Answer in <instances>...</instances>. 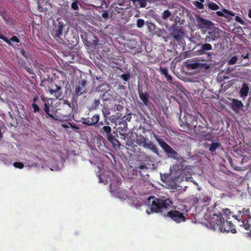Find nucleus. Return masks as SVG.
Segmentation results:
<instances>
[{"label":"nucleus","instance_id":"obj_1","mask_svg":"<svg viewBox=\"0 0 251 251\" xmlns=\"http://www.w3.org/2000/svg\"><path fill=\"white\" fill-rule=\"evenodd\" d=\"M215 205L210 206L208 209L213 212V214L212 217L209 219L207 226L214 230L218 229L221 232L236 233V230L231 222H228L227 220L225 222L220 212L219 214L215 213Z\"/></svg>","mask_w":251,"mask_h":251},{"label":"nucleus","instance_id":"obj_2","mask_svg":"<svg viewBox=\"0 0 251 251\" xmlns=\"http://www.w3.org/2000/svg\"><path fill=\"white\" fill-rule=\"evenodd\" d=\"M145 203L148 206L146 209V213L148 214L159 212L163 213L164 210H168L172 204V201L168 198L162 199L156 198L154 196H150Z\"/></svg>","mask_w":251,"mask_h":251},{"label":"nucleus","instance_id":"obj_3","mask_svg":"<svg viewBox=\"0 0 251 251\" xmlns=\"http://www.w3.org/2000/svg\"><path fill=\"white\" fill-rule=\"evenodd\" d=\"M197 117L193 115H189L187 114L186 119H185L184 124L189 128H194V131L197 134L202 138H205L207 140L210 141L209 138V134L206 132L207 128L205 126H201L200 125L197 126Z\"/></svg>","mask_w":251,"mask_h":251},{"label":"nucleus","instance_id":"obj_4","mask_svg":"<svg viewBox=\"0 0 251 251\" xmlns=\"http://www.w3.org/2000/svg\"><path fill=\"white\" fill-rule=\"evenodd\" d=\"M153 136L155 140H156V142H158L169 158H172L178 161L181 160L182 159L181 155L176 151H175L168 144L165 142L163 139L156 134H154Z\"/></svg>","mask_w":251,"mask_h":251},{"label":"nucleus","instance_id":"obj_5","mask_svg":"<svg viewBox=\"0 0 251 251\" xmlns=\"http://www.w3.org/2000/svg\"><path fill=\"white\" fill-rule=\"evenodd\" d=\"M233 217L238 222L241 223L240 225L243 226L246 230L249 229L251 224L250 212L249 208H244L242 210H239L236 215H233Z\"/></svg>","mask_w":251,"mask_h":251},{"label":"nucleus","instance_id":"obj_6","mask_svg":"<svg viewBox=\"0 0 251 251\" xmlns=\"http://www.w3.org/2000/svg\"><path fill=\"white\" fill-rule=\"evenodd\" d=\"M194 53L196 55H206V59L203 60H212L214 53L210 52L212 50V46L209 43H205L203 44H199L195 48Z\"/></svg>","mask_w":251,"mask_h":251},{"label":"nucleus","instance_id":"obj_7","mask_svg":"<svg viewBox=\"0 0 251 251\" xmlns=\"http://www.w3.org/2000/svg\"><path fill=\"white\" fill-rule=\"evenodd\" d=\"M170 36L173 41L180 43H182L185 36V33L181 27L177 25H172L170 29Z\"/></svg>","mask_w":251,"mask_h":251},{"label":"nucleus","instance_id":"obj_8","mask_svg":"<svg viewBox=\"0 0 251 251\" xmlns=\"http://www.w3.org/2000/svg\"><path fill=\"white\" fill-rule=\"evenodd\" d=\"M164 216L169 217L172 220L177 223H180L186 221V218L183 213L179 211L173 210L163 213Z\"/></svg>","mask_w":251,"mask_h":251},{"label":"nucleus","instance_id":"obj_9","mask_svg":"<svg viewBox=\"0 0 251 251\" xmlns=\"http://www.w3.org/2000/svg\"><path fill=\"white\" fill-rule=\"evenodd\" d=\"M46 91H49L51 95L54 94L56 98L62 97V87L57 85L53 82L48 83V85L45 88Z\"/></svg>","mask_w":251,"mask_h":251},{"label":"nucleus","instance_id":"obj_10","mask_svg":"<svg viewBox=\"0 0 251 251\" xmlns=\"http://www.w3.org/2000/svg\"><path fill=\"white\" fill-rule=\"evenodd\" d=\"M196 22L197 26L199 29H203L204 28L208 29L211 26L213 25V23L211 21L205 19L200 16L196 15Z\"/></svg>","mask_w":251,"mask_h":251},{"label":"nucleus","instance_id":"obj_11","mask_svg":"<svg viewBox=\"0 0 251 251\" xmlns=\"http://www.w3.org/2000/svg\"><path fill=\"white\" fill-rule=\"evenodd\" d=\"M87 82L84 79H80L78 81L77 84L75 86V93L77 96L81 95L87 92L86 90Z\"/></svg>","mask_w":251,"mask_h":251},{"label":"nucleus","instance_id":"obj_12","mask_svg":"<svg viewBox=\"0 0 251 251\" xmlns=\"http://www.w3.org/2000/svg\"><path fill=\"white\" fill-rule=\"evenodd\" d=\"M229 107L236 113H239L240 111L243 109L244 104L240 100L231 99L229 104Z\"/></svg>","mask_w":251,"mask_h":251},{"label":"nucleus","instance_id":"obj_13","mask_svg":"<svg viewBox=\"0 0 251 251\" xmlns=\"http://www.w3.org/2000/svg\"><path fill=\"white\" fill-rule=\"evenodd\" d=\"M187 68L191 69H195L198 68L208 69L209 65L206 63H200L198 60H187L186 62Z\"/></svg>","mask_w":251,"mask_h":251},{"label":"nucleus","instance_id":"obj_14","mask_svg":"<svg viewBox=\"0 0 251 251\" xmlns=\"http://www.w3.org/2000/svg\"><path fill=\"white\" fill-rule=\"evenodd\" d=\"M142 146L143 148H148L155 154L157 156H159L158 148L151 140H149L147 139H144L142 142Z\"/></svg>","mask_w":251,"mask_h":251},{"label":"nucleus","instance_id":"obj_15","mask_svg":"<svg viewBox=\"0 0 251 251\" xmlns=\"http://www.w3.org/2000/svg\"><path fill=\"white\" fill-rule=\"evenodd\" d=\"M138 94L140 99L143 102V103L145 106L149 107L151 104L150 100V95L148 92H143L142 88L138 87Z\"/></svg>","mask_w":251,"mask_h":251},{"label":"nucleus","instance_id":"obj_16","mask_svg":"<svg viewBox=\"0 0 251 251\" xmlns=\"http://www.w3.org/2000/svg\"><path fill=\"white\" fill-rule=\"evenodd\" d=\"M220 38V32L218 28H214L209 31L208 35L205 38L206 42H210L212 41H217Z\"/></svg>","mask_w":251,"mask_h":251},{"label":"nucleus","instance_id":"obj_17","mask_svg":"<svg viewBox=\"0 0 251 251\" xmlns=\"http://www.w3.org/2000/svg\"><path fill=\"white\" fill-rule=\"evenodd\" d=\"M236 62L240 66H248L251 65V61L243 62L242 59H239L237 56H234L228 61V64L230 65L235 64Z\"/></svg>","mask_w":251,"mask_h":251},{"label":"nucleus","instance_id":"obj_18","mask_svg":"<svg viewBox=\"0 0 251 251\" xmlns=\"http://www.w3.org/2000/svg\"><path fill=\"white\" fill-rule=\"evenodd\" d=\"M44 106V111L46 114V117L48 119L50 118L52 120H56V118L55 117V115L54 112L50 107L49 102H45Z\"/></svg>","mask_w":251,"mask_h":251},{"label":"nucleus","instance_id":"obj_19","mask_svg":"<svg viewBox=\"0 0 251 251\" xmlns=\"http://www.w3.org/2000/svg\"><path fill=\"white\" fill-rule=\"evenodd\" d=\"M64 29V24L62 22H58V24L54 27V38L55 39L60 38L62 35V31Z\"/></svg>","mask_w":251,"mask_h":251},{"label":"nucleus","instance_id":"obj_20","mask_svg":"<svg viewBox=\"0 0 251 251\" xmlns=\"http://www.w3.org/2000/svg\"><path fill=\"white\" fill-rule=\"evenodd\" d=\"M57 103H58L59 105L63 106V108L66 111V114H69L70 112L72 110L71 104L70 101H68L67 100L59 99Z\"/></svg>","mask_w":251,"mask_h":251},{"label":"nucleus","instance_id":"obj_21","mask_svg":"<svg viewBox=\"0 0 251 251\" xmlns=\"http://www.w3.org/2000/svg\"><path fill=\"white\" fill-rule=\"evenodd\" d=\"M100 133L105 137L106 139H108L109 137L112 135V129L110 126L106 125L104 126L99 129Z\"/></svg>","mask_w":251,"mask_h":251},{"label":"nucleus","instance_id":"obj_22","mask_svg":"<svg viewBox=\"0 0 251 251\" xmlns=\"http://www.w3.org/2000/svg\"><path fill=\"white\" fill-rule=\"evenodd\" d=\"M39 100V97L35 96L33 99V102L31 104V107L33 108V112L34 113H39L40 114L44 115V113L38 105L36 102Z\"/></svg>","mask_w":251,"mask_h":251},{"label":"nucleus","instance_id":"obj_23","mask_svg":"<svg viewBox=\"0 0 251 251\" xmlns=\"http://www.w3.org/2000/svg\"><path fill=\"white\" fill-rule=\"evenodd\" d=\"M221 146V144L219 141H213L210 144H207L205 145L206 147H209V151L210 152L213 153Z\"/></svg>","mask_w":251,"mask_h":251},{"label":"nucleus","instance_id":"obj_24","mask_svg":"<svg viewBox=\"0 0 251 251\" xmlns=\"http://www.w3.org/2000/svg\"><path fill=\"white\" fill-rule=\"evenodd\" d=\"M107 140L112 144V147L114 148H119L121 146V144L119 140L116 138L115 136L111 135Z\"/></svg>","mask_w":251,"mask_h":251},{"label":"nucleus","instance_id":"obj_25","mask_svg":"<svg viewBox=\"0 0 251 251\" xmlns=\"http://www.w3.org/2000/svg\"><path fill=\"white\" fill-rule=\"evenodd\" d=\"M216 14L219 17H224L226 18H227L229 16H235V13L233 11H229L226 8H223V12L217 11Z\"/></svg>","mask_w":251,"mask_h":251},{"label":"nucleus","instance_id":"obj_26","mask_svg":"<svg viewBox=\"0 0 251 251\" xmlns=\"http://www.w3.org/2000/svg\"><path fill=\"white\" fill-rule=\"evenodd\" d=\"M249 87L246 83H243L240 91V94L241 97L246 98L248 94Z\"/></svg>","mask_w":251,"mask_h":251},{"label":"nucleus","instance_id":"obj_27","mask_svg":"<svg viewBox=\"0 0 251 251\" xmlns=\"http://www.w3.org/2000/svg\"><path fill=\"white\" fill-rule=\"evenodd\" d=\"M110 89V85L106 82L102 83L97 86V90L99 92H105Z\"/></svg>","mask_w":251,"mask_h":251},{"label":"nucleus","instance_id":"obj_28","mask_svg":"<svg viewBox=\"0 0 251 251\" xmlns=\"http://www.w3.org/2000/svg\"><path fill=\"white\" fill-rule=\"evenodd\" d=\"M101 98L103 101H112L115 100L114 96L108 91L103 93Z\"/></svg>","mask_w":251,"mask_h":251},{"label":"nucleus","instance_id":"obj_29","mask_svg":"<svg viewBox=\"0 0 251 251\" xmlns=\"http://www.w3.org/2000/svg\"><path fill=\"white\" fill-rule=\"evenodd\" d=\"M160 72L167 78V80L170 82L172 80V77L168 74V70L166 68L160 67Z\"/></svg>","mask_w":251,"mask_h":251},{"label":"nucleus","instance_id":"obj_30","mask_svg":"<svg viewBox=\"0 0 251 251\" xmlns=\"http://www.w3.org/2000/svg\"><path fill=\"white\" fill-rule=\"evenodd\" d=\"M90 3L95 7H102L103 4L105 3L104 0H91Z\"/></svg>","mask_w":251,"mask_h":251},{"label":"nucleus","instance_id":"obj_31","mask_svg":"<svg viewBox=\"0 0 251 251\" xmlns=\"http://www.w3.org/2000/svg\"><path fill=\"white\" fill-rule=\"evenodd\" d=\"M206 5L208 6L209 9L213 10H217L219 9V6L216 3L213 1H208Z\"/></svg>","mask_w":251,"mask_h":251},{"label":"nucleus","instance_id":"obj_32","mask_svg":"<svg viewBox=\"0 0 251 251\" xmlns=\"http://www.w3.org/2000/svg\"><path fill=\"white\" fill-rule=\"evenodd\" d=\"M100 119V115L99 114H95L90 118L91 123H92L93 126H96L98 122L99 121Z\"/></svg>","mask_w":251,"mask_h":251},{"label":"nucleus","instance_id":"obj_33","mask_svg":"<svg viewBox=\"0 0 251 251\" xmlns=\"http://www.w3.org/2000/svg\"><path fill=\"white\" fill-rule=\"evenodd\" d=\"M132 3L138 2L140 7H145L147 6V0H130Z\"/></svg>","mask_w":251,"mask_h":251},{"label":"nucleus","instance_id":"obj_34","mask_svg":"<svg viewBox=\"0 0 251 251\" xmlns=\"http://www.w3.org/2000/svg\"><path fill=\"white\" fill-rule=\"evenodd\" d=\"M119 135L121 136V139L125 140L128 136L127 130L126 129H120L119 131Z\"/></svg>","mask_w":251,"mask_h":251},{"label":"nucleus","instance_id":"obj_35","mask_svg":"<svg viewBox=\"0 0 251 251\" xmlns=\"http://www.w3.org/2000/svg\"><path fill=\"white\" fill-rule=\"evenodd\" d=\"M146 26L150 32H153L156 29L155 25L151 22H146Z\"/></svg>","mask_w":251,"mask_h":251},{"label":"nucleus","instance_id":"obj_36","mask_svg":"<svg viewBox=\"0 0 251 251\" xmlns=\"http://www.w3.org/2000/svg\"><path fill=\"white\" fill-rule=\"evenodd\" d=\"M171 15V12L169 10V9L165 10L162 13L161 17L163 20H166Z\"/></svg>","mask_w":251,"mask_h":251},{"label":"nucleus","instance_id":"obj_37","mask_svg":"<svg viewBox=\"0 0 251 251\" xmlns=\"http://www.w3.org/2000/svg\"><path fill=\"white\" fill-rule=\"evenodd\" d=\"M148 168H148V166L146 165L145 164H142L136 167V170L139 171V173L140 174V176H142V174H141V171L144 170H148Z\"/></svg>","mask_w":251,"mask_h":251},{"label":"nucleus","instance_id":"obj_38","mask_svg":"<svg viewBox=\"0 0 251 251\" xmlns=\"http://www.w3.org/2000/svg\"><path fill=\"white\" fill-rule=\"evenodd\" d=\"M222 211L223 212V214L225 216V218H226V219H228L229 216L232 213L231 210L228 208H226L225 209H223Z\"/></svg>","mask_w":251,"mask_h":251},{"label":"nucleus","instance_id":"obj_39","mask_svg":"<svg viewBox=\"0 0 251 251\" xmlns=\"http://www.w3.org/2000/svg\"><path fill=\"white\" fill-rule=\"evenodd\" d=\"M144 24H145V22H144V20H143L142 19H138L137 20L136 26L138 28H140L142 27L143 26V25H144Z\"/></svg>","mask_w":251,"mask_h":251},{"label":"nucleus","instance_id":"obj_40","mask_svg":"<svg viewBox=\"0 0 251 251\" xmlns=\"http://www.w3.org/2000/svg\"><path fill=\"white\" fill-rule=\"evenodd\" d=\"M131 115L130 114H127L126 115L124 116L121 119L122 122H129L131 119Z\"/></svg>","mask_w":251,"mask_h":251},{"label":"nucleus","instance_id":"obj_41","mask_svg":"<svg viewBox=\"0 0 251 251\" xmlns=\"http://www.w3.org/2000/svg\"><path fill=\"white\" fill-rule=\"evenodd\" d=\"M82 123L88 126H93L92 122H91V119L89 117L86 118L85 119H83Z\"/></svg>","mask_w":251,"mask_h":251},{"label":"nucleus","instance_id":"obj_42","mask_svg":"<svg viewBox=\"0 0 251 251\" xmlns=\"http://www.w3.org/2000/svg\"><path fill=\"white\" fill-rule=\"evenodd\" d=\"M0 39H2L5 42H6L9 45L12 46V44L10 42V40H8V39L3 35L1 33H0Z\"/></svg>","mask_w":251,"mask_h":251},{"label":"nucleus","instance_id":"obj_43","mask_svg":"<svg viewBox=\"0 0 251 251\" xmlns=\"http://www.w3.org/2000/svg\"><path fill=\"white\" fill-rule=\"evenodd\" d=\"M114 11L118 13H123L125 12V9L122 7L116 6L114 7Z\"/></svg>","mask_w":251,"mask_h":251},{"label":"nucleus","instance_id":"obj_44","mask_svg":"<svg viewBox=\"0 0 251 251\" xmlns=\"http://www.w3.org/2000/svg\"><path fill=\"white\" fill-rule=\"evenodd\" d=\"M123 124V126L119 127V129H126L127 130V123L126 122L120 121V125Z\"/></svg>","mask_w":251,"mask_h":251},{"label":"nucleus","instance_id":"obj_45","mask_svg":"<svg viewBox=\"0 0 251 251\" xmlns=\"http://www.w3.org/2000/svg\"><path fill=\"white\" fill-rule=\"evenodd\" d=\"M13 166L16 168H19L20 169H22L24 167V165L23 163L16 162L14 163Z\"/></svg>","mask_w":251,"mask_h":251},{"label":"nucleus","instance_id":"obj_46","mask_svg":"<svg viewBox=\"0 0 251 251\" xmlns=\"http://www.w3.org/2000/svg\"><path fill=\"white\" fill-rule=\"evenodd\" d=\"M200 199L203 202H209L211 200L209 196H203V197H200Z\"/></svg>","mask_w":251,"mask_h":251},{"label":"nucleus","instance_id":"obj_47","mask_svg":"<svg viewBox=\"0 0 251 251\" xmlns=\"http://www.w3.org/2000/svg\"><path fill=\"white\" fill-rule=\"evenodd\" d=\"M71 7L74 10H78V1L76 0V1L72 2L71 4Z\"/></svg>","mask_w":251,"mask_h":251},{"label":"nucleus","instance_id":"obj_48","mask_svg":"<svg viewBox=\"0 0 251 251\" xmlns=\"http://www.w3.org/2000/svg\"><path fill=\"white\" fill-rule=\"evenodd\" d=\"M238 58H241L242 61H243L244 59H246L247 61H251L249 58V53H247L245 55H241Z\"/></svg>","mask_w":251,"mask_h":251},{"label":"nucleus","instance_id":"obj_49","mask_svg":"<svg viewBox=\"0 0 251 251\" xmlns=\"http://www.w3.org/2000/svg\"><path fill=\"white\" fill-rule=\"evenodd\" d=\"M9 40H10V42L11 43V41L14 42H16L17 43H19L20 42V39L16 36H12Z\"/></svg>","mask_w":251,"mask_h":251},{"label":"nucleus","instance_id":"obj_50","mask_svg":"<svg viewBox=\"0 0 251 251\" xmlns=\"http://www.w3.org/2000/svg\"><path fill=\"white\" fill-rule=\"evenodd\" d=\"M194 4L199 9H203V5L202 4V3L199 1H196L194 3Z\"/></svg>","mask_w":251,"mask_h":251},{"label":"nucleus","instance_id":"obj_51","mask_svg":"<svg viewBox=\"0 0 251 251\" xmlns=\"http://www.w3.org/2000/svg\"><path fill=\"white\" fill-rule=\"evenodd\" d=\"M236 21L240 23V24L244 25H245V22L243 21V20L239 16H237L235 17Z\"/></svg>","mask_w":251,"mask_h":251},{"label":"nucleus","instance_id":"obj_52","mask_svg":"<svg viewBox=\"0 0 251 251\" xmlns=\"http://www.w3.org/2000/svg\"><path fill=\"white\" fill-rule=\"evenodd\" d=\"M124 107L122 105L120 104L115 105H114V109L118 111H122Z\"/></svg>","mask_w":251,"mask_h":251},{"label":"nucleus","instance_id":"obj_53","mask_svg":"<svg viewBox=\"0 0 251 251\" xmlns=\"http://www.w3.org/2000/svg\"><path fill=\"white\" fill-rule=\"evenodd\" d=\"M121 77L124 81H127L129 79V75L128 74H122Z\"/></svg>","mask_w":251,"mask_h":251},{"label":"nucleus","instance_id":"obj_54","mask_svg":"<svg viewBox=\"0 0 251 251\" xmlns=\"http://www.w3.org/2000/svg\"><path fill=\"white\" fill-rule=\"evenodd\" d=\"M104 123L102 121L101 122H98V124H97L95 126V127H97L98 129H100V128H101V126L102 127L104 126Z\"/></svg>","mask_w":251,"mask_h":251},{"label":"nucleus","instance_id":"obj_55","mask_svg":"<svg viewBox=\"0 0 251 251\" xmlns=\"http://www.w3.org/2000/svg\"><path fill=\"white\" fill-rule=\"evenodd\" d=\"M21 53L22 55L25 58H28V54L25 51V50L24 49L21 50Z\"/></svg>","mask_w":251,"mask_h":251},{"label":"nucleus","instance_id":"obj_56","mask_svg":"<svg viewBox=\"0 0 251 251\" xmlns=\"http://www.w3.org/2000/svg\"><path fill=\"white\" fill-rule=\"evenodd\" d=\"M144 158L146 160V161H150L151 160V157H150V156H149V155H147L146 153H145L144 155Z\"/></svg>","mask_w":251,"mask_h":251},{"label":"nucleus","instance_id":"obj_57","mask_svg":"<svg viewBox=\"0 0 251 251\" xmlns=\"http://www.w3.org/2000/svg\"><path fill=\"white\" fill-rule=\"evenodd\" d=\"M65 91L67 93L68 91L71 92V89L70 88V85L69 84L68 82L67 83L66 86H65Z\"/></svg>","mask_w":251,"mask_h":251},{"label":"nucleus","instance_id":"obj_58","mask_svg":"<svg viewBox=\"0 0 251 251\" xmlns=\"http://www.w3.org/2000/svg\"><path fill=\"white\" fill-rule=\"evenodd\" d=\"M31 119L32 120L33 122H35L36 124H38L40 121L39 119L37 117H33L31 118Z\"/></svg>","mask_w":251,"mask_h":251},{"label":"nucleus","instance_id":"obj_59","mask_svg":"<svg viewBox=\"0 0 251 251\" xmlns=\"http://www.w3.org/2000/svg\"><path fill=\"white\" fill-rule=\"evenodd\" d=\"M100 100H95V102H94V105H95V107H97L99 106V104H100Z\"/></svg>","mask_w":251,"mask_h":251},{"label":"nucleus","instance_id":"obj_60","mask_svg":"<svg viewBox=\"0 0 251 251\" xmlns=\"http://www.w3.org/2000/svg\"><path fill=\"white\" fill-rule=\"evenodd\" d=\"M94 38H95L96 40H94L93 43H92L91 44L94 45H97L99 40L96 37H94Z\"/></svg>","mask_w":251,"mask_h":251},{"label":"nucleus","instance_id":"obj_61","mask_svg":"<svg viewBox=\"0 0 251 251\" xmlns=\"http://www.w3.org/2000/svg\"><path fill=\"white\" fill-rule=\"evenodd\" d=\"M161 180L163 181H165L167 179L168 176L165 174L164 176H161Z\"/></svg>","mask_w":251,"mask_h":251},{"label":"nucleus","instance_id":"obj_62","mask_svg":"<svg viewBox=\"0 0 251 251\" xmlns=\"http://www.w3.org/2000/svg\"><path fill=\"white\" fill-rule=\"evenodd\" d=\"M41 100H42L45 103V102H47L46 101V99H47V98H46L44 95H42L41 96Z\"/></svg>","mask_w":251,"mask_h":251},{"label":"nucleus","instance_id":"obj_63","mask_svg":"<svg viewBox=\"0 0 251 251\" xmlns=\"http://www.w3.org/2000/svg\"><path fill=\"white\" fill-rule=\"evenodd\" d=\"M2 137H3V134L1 132V127L0 125V141L1 140V139L2 138Z\"/></svg>","mask_w":251,"mask_h":251},{"label":"nucleus","instance_id":"obj_64","mask_svg":"<svg viewBox=\"0 0 251 251\" xmlns=\"http://www.w3.org/2000/svg\"><path fill=\"white\" fill-rule=\"evenodd\" d=\"M102 16L104 18H107V17H108L107 13L106 12H104L103 13H102Z\"/></svg>","mask_w":251,"mask_h":251}]
</instances>
